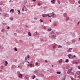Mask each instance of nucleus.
Returning a JSON list of instances; mask_svg holds the SVG:
<instances>
[{
	"mask_svg": "<svg viewBox=\"0 0 80 80\" xmlns=\"http://www.w3.org/2000/svg\"><path fill=\"white\" fill-rule=\"evenodd\" d=\"M47 16L49 17H52L51 16H49L48 15V14H43L42 15V17H47Z\"/></svg>",
	"mask_w": 80,
	"mask_h": 80,
	"instance_id": "nucleus-1",
	"label": "nucleus"
},
{
	"mask_svg": "<svg viewBox=\"0 0 80 80\" xmlns=\"http://www.w3.org/2000/svg\"><path fill=\"white\" fill-rule=\"evenodd\" d=\"M50 15H51L52 18H54V16L55 15V14L52 13H50Z\"/></svg>",
	"mask_w": 80,
	"mask_h": 80,
	"instance_id": "nucleus-2",
	"label": "nucleus"
},
{
	"mask_svg": "<svg viewBox=\"0 0 80 80\" xmlns=\"http://www.w3.org/2000/svg\"><path fill=\"white\" fill-rule=\"evenodd\" d=\"M71 50H73V48H69L68 50L67 51V52L69 53V52H72Z\"/></svg>",
	"mask_w": 80,
	"mask_h": 80,
	"instance_id": "nucleus-3",
	"label": "nucleus"
},
{
	"mask_svg": "<svg viewBox=\"0 0 80 80\" xmlns=\"http://www.w3.org/2000/svg\"><path fill=\"white\" fill-rule=\"evenodd\" d=\"M22 11H23V12H25V11H26V8H25V7L24 6V7H23L22 8Z\"/></svg>",
	"mask_w": 80,
	"mask_h": 80,
	"instance_id": "nucleus-4",
	"label": "nucleus"
},
{
	"mask_svg": "<svg viewBox=\"0 0 80 80\" xmlns=\"http://www.w3.org/2000/svg\"><path fill=\"white\" fill-rule=\"evenodd\" d=\"M28 67H32V68L33 67V64H32L29 63L28 64Z\"/></svg>",
	"mask_w": 80,
	"mask_h": 80,
	"instance_id": "nucleus-5",
	"label": "nucleus"
},
{
	"mask_svg": "<svg viewBox=\"0 0 80 80\" xmlns=\"http://www.w3.org/2000/svg\"><path fill=\"white\" fill-rule=\"evenodd\" d=\"M19 75V77H20V78H22V77H23V75L22 74H20V73H19V74H18Z\"/></svg>",
	"mask_w": 80,
	"mask_h": 80,
	"instance_id": "nucleus-6",
	"label": "nucleus"
},
{
	"mask_svg": "<svg viewBox=\"0 0 80 80\" xmlns=\"http://www.w3.org/2000/svg\"><path fill=\"white\" fill-rule=\"evenodd\" d=\"M59 63H62V62H63V60L62 59H61L60 60H59Z\"/></svg>",
	"mask_w": 80,
	"mask_h": 80,
	"instance_id": "nucleus-7",
	"label": "nucleus"
},
{
	"mask_svg": "<svg viewBox=\"0 0 80 80\" xmlns=\"http://www.w3.org/2000/svg\"><path fill=\"white\" fill-rule=\"evenodd\" d=\"M10 12H12V13H13V12H14V10L13 9H11L10 11Z\"/></svg>",
	"mask_w": 80,
	"mask_h": 80,
	"instance_id": "nucleus-8",
	"label": "nucleus"
},
{
	"mask_svg": "<svg viewBox=\"0 0 80 80\" xmlns=\"http://www.w3.org/2000/svg\"><path fill=\"white\" fill-rule=\"evenodd\" d=\"M70 56H72V55L69 54L68 55V57L69 58H70Z\"/></svg>",
	"mask_w": 80,
	"mask_h": 80,
	"instance_id": "nucleus-9",
	"label": "nucleus"
},
{
	"mask_svg": "<svg viewBox=\"0 0 80 80\" xmlns=\"http://www.w3.org/2000/svg\"><path fill=\"white\" fill-rule=\"evenodd\" d=\"M67 16V14L65 13L64 14V17H66Z\"/></svg>",
	"mask_w": 80,
	"mask_h": 80,
	"instance_id": "nucleus-10",
	"label": "nucleus"
},
{
	"mask_svg": "<svg viewBox=\"0 0 80 80\" xmlns=\"http://www.w3.org/2000/svg\"><path fill=\"white\" fill-rule=\"evenodd\" d=\"M28 35L29 36H31V33L30 32H28Z\"/></svg>",
	"mask_w": 80,
	"mask_h": 80,
	"instance_id": "nucleus-11",
	"label": "nucleus"
},
{
	"mask_svg": "<svg viewBox=\"0 0 80 80\" xmlns=\"http://www.w3.org/2000/svg\"><path fill=\"white\" fill-rule=\"evenodd\" d=\"M65 62H66V63H68V59H67V60L65 61Z\"/></svg>",
	"mask_w": 80,
	"mask_h": 80,
	"instance_id": "nucleus-12",
	"label": "nucleus"
},
{
	"mask_svg": "<svg viewBox=\"0 0 80 80\" xmlns=\"http://www.w3.org/2000/svg\"><path fill=\"white\" fill-rule=\"evenodd\" d=\"M51 2H52L53 3H55V0L51 1Z\"/></svg>",
	"mask_w": 80,
	"mask_h": 80,
	"instance_id": "nucleus-13",
	"label": "nucleus"
},
{
	"mask_svg": "<svg viewBox=\"0 0 80 80\" xmlns=\"http://www.w3.org/2000/svg\"><path fill=\"white\" fill-rule=\"evenodd\" d=\"M5 63H6L5 64V65H6V66H7V65L8 64V62H7V61H6Z\"/></svg>",
	"mask_w": 80,
	"mask_h": 80,
	"instance_id": "nucleus-14",
	"label": "nucleus"
},
{
	"mask_svg": "<svg viewBox=\"0 0 80 80\" xmlns=\"http://www.w3.org/2000/svg\"><path fill=\"white\" fill-rule=\"evenodd\" d=\"M69 68H70V67H69V66H68L66 67V68H67V69Z\"/></svg>",
	"mask_w": 80,
	"mask_h": 80,
	"instance_id": "nucleus-15",
	"label": "nucleus"
},
{
	"mask_svg": "<svg viewBox=\"0 0 80 80\" xmlns=\"http://www.w3.org/2000/svg\"><path fill=\"white\" fill-rule=\"evenodd\" d=\"M57 73L58 74H60V73H61V72H57Z\"/></svg>",
	"mask_w": 80,
	"mask_h": 80,
	"instance_id": "nucleus-16",
	"label": "nucleus"
},
{
	"mask_svg": "<svg viewBox=\"0 0 80 80\" xmlns=\"http://www.w3.org/2000/svg\"><path fill=\"white\" fill-rule=\"evenodd\" d=\"M38 5L39 6H40V5H41V4H40V3H39L38 4Z\"/></svg>",
	"mask_w": 80,
	"mask_h": 80,
	"instance_id": "nucleus-17",
	"label": "nucleus"
},
{
	"mask_svg": "<svg viewBox=\"0 0 80 80\" xmlns=\"http://www.w3.org/2000/svg\"><path fill=\"white\" fill-rule=\"evenodd\" d=\"M10 20H13V18H10Z\"/></svg>",
	"mask_w": 80,
	"mask_h": 80,
	"instance_id": "nucleus-18",
	"label": "nucleus"
},
{
	"mask_svg": "<svg viewBox=\"0 0 80 80\" xmlns=\"http://www.w3.org/2000/svg\"><path fill=\"white\" fill-rule=\"evenodd\" d=\"M68 19H69V17H67L66 20H68Z\"/></svg>",
	"mask_w": 80,
	"mask_h": 80,
	"instance_id": "nucleus-19",
	"label": "nucleus"
},
{
	"mask_svg": "<svg viewBox=\"0 0 80 80\" xmlns=\"http://www.w3.org/2000/svg\"><path fill=\"white\" fill-rule=\"evenodd\" d=\"M51 30H52V29H48V32H50V31H51Z\"/></svg>",
	"mask_w": 80,
	"mask_h": 80,
	"instance_id": "nucleus-20",
	"label": "nucleus"
},
{
	"mask_svg": "<svg viewBox=\"0 0 80 80\" xmlns=\"http://www.w3.org/2000/svg\"><path fill=\"white\" fill-rule=\"evenodd\" d=\"M4 31H5V29H2V32H4Z\"/></svg>",
	"mask_w": 80,
	"mask_h": 80,
	"instance_id": "nucleus-21",
	"label": "nucleus"
},
{
	"mask_svg": "<svg viewBox=\"0 0 80 80\" xmlns=\"http://www.w3.org/2000/svg\"><path fill=\"white\" fill-rule=\"evenodd\" d=\"M27 58H30V55H28Z\"/></svg>",
	"mask_w": 80,
	"mask_h": 80,
	"instance_id": "nucleus-22",
	"label": "nucleus"
},
{
	"mask_svg": "<svg viewBox=\"0 0 80 80\" xmlns=\"http://www.w3.org/2000/svg\"><path fill=\"white\" fill-rule=\"evenodd\" d=\"M14 50H15V51H17V48H15Z\"/></svg>",
	"mask_w": 80,
	"mask_h": 80,
	"instance_id": "nucleus-23",
	"label": "nucleus"
},
{
	"mask_svg": "<svg viewBox=\"0 0 80 80\" xmlns=\"http://www.w3.org/2000/svg\"><path fill=\"white\" fill-rule=\"evenodd\" d=\"M77 73H78V75H79V73H80V72H78V71H77Z\"/></svg>",
	"mask_w": 80,
	"mask_h": 80,
	"instance_id": "nucleus-24",
	"label": "nucleus"
},
{
	"mask_svg": "<svg viewBox=\"0 0 80 80\" xmlns=\"http://www.w3.org/2000/svg\"><path fill=\"white\" fill-rule=\"evenodd\" d=\"M58 48H62V46H59L58 47Z\"/></svg>",
	"mask_w": 80,
	"mask_h": 80,
	"instance_id": "nucleus-25",
	"label": "nucleus"
},
{
	"mask_svg": "<svg viewBox=\"0 0 80 80\" xmlns=\"http://www.w3.org/2000/svg\"><path fill=\"white\" fill-rule=\"evenodd\" d=\"M38 62H36V65H38Z\"/></svg>",
	"mask_w": 80,
	"mask_h": 80,
	"instance_id": "nucleus-26",
	"label": "nucleus"
},
{
	"mask_svg": "<svg viewBox=\"0 0 80 80\" xmlns=\"http://www.w3.org/2000/svg\"><path fill=\"white\" fill-rule=\"evenodd\" d=\"M55 47H56L55 46H53V48H55Z\"/></svg>",
	"mask_w": 80,
	"mask_h": 80,
	"instance_id": "nucleus-27",
	"label": "nucleus"
},
{
	"mask_svg": "<svg viewBox=\"0 0 80 80\" xmlns=\"http://www.w3.org/2000/svg\"><path fill=\"white\" fill-rule=\"evenodd\" d=\"M71 79L72 80H74V79L72 78H71Z\"/></svg>",
	"mask_w": 80,
	"mask_h": 80,
	"instance_id": "nucleus-28",
	"label": "nucleus"
},
{
	"mask_svg": "<svg viewBox=\"0 0 80 80\" xmlns=\"http://www.w3.org/2000/svg\"><path fill=\"white\" fill-rule=\"evenodd\" d=\"M78 69H80V66H78Z\"/></svg>",
	"mask_w": 80,
	"mask_h": 80,
	"instance_id": "nucleus-29",
	"label": "nucleus"
},
{
	"mask_svg": "<svg viewBox=\"0 0 80 80\" xmlns=\"http://www.w3.org/2000/svg\"><path fill=\"white\" fill-rule=\"evenodd\" d=\"M40 21H41V22H43V21H42V19H40Z\"/></svg>",
	"mask_w": 80,
	"mask_h": 80,
	"instance_id": "nucleus-30",
	"label": "nucleus"
},
{
	"mask_svg": "<svg viewBox=\"0 0 80 80\" xmlns=\"http://www.w3.org/2000/svg\"><path fill=\"white\" fill-rule=\"evenodd\" d=\"M70 71H72V68H71V69H70Z\"/></svg>",
	"mask_w": 80,
	"mask_h": 80,
	"instance_id": "nucleus-31",
	"label": "nucleus"
},
{
	"mask_svg": "<svg viewBox=\"0 0 80 80\" xmlns=\"http://www.w3.org/2000/svg\"><path fill=\"white\" fill-rule=\"evenodd\" d=\"M58 3H60V1H58Z\"/></svg>",
	"mask_w": 80,
	"mask_h": 80,
	"instance_id": "nucleus-32",
	"label": "nucleus"
},
{
	"mask_svg": "<svg viewBox=\"0 0 80 80\" xmlns=\"http://www.w3.org/2000/svg\"><path fill=\"white\" fill-rule=\"evenodd\" d=\"M80 24V22H79L78 24H77V25H79V24Z\"/></svg>",
	"mask_w": 80,
	"mask_h": 80,
	"instance_id": "nucleus-33",
	"label": "nucleus"
},
{
	"mask_svg": "<svg viewBox=\"0 0 80 80\" xmlns=\"http://www.w3.org/2000/svg\"><path fill=\"white\" fill-rule=\"evenodd\" d=\"M45 62H47V60H45Z\"/></svg>",
	"mask_w": 80,
	"mask_h": 80,
	"instance_id": "nucleus-34",
	"label": "nucleus"
},
{
	"mask_svg": "<svg viewBox=\"0 0 80 80\" xmlns=\"http://www.w3.org/2000/svg\"><path fill=\"white\" fill-rule=\"evenodd\" d=\"M33 65V67H35V65H34V63L32 64V65Z\"/></svg>",
	"mask_w": 80,
	"mask_h": 80,
	"instance_id": "nucleus-35",
	"label": "nucleus"
},
{
	"mask_svg": "<svg viewBox=\"0 0 80 80\" xmlns=\"http://www.w3.org/2000/svg\"><path fill=\"white\" fill-rule=\"evenodd\" d=\"M62 80H65V78H64Z\"/></svg>",
	"mask_w": 80,
	"mask_h": 80,
	"instance_id": "nucleus-36",
	"label": "nucleus"
},
{
	"mask_svg": "<svg viewBox=\"0 0 80 80\" xmlns=\"http://www.w3.org/2000/svg\"><path fill=\"white\" fill-rule=\"evenodd\" d=\"M32 1H33V2H35L36 0H32Z\"/></svg>",
	"mask_w": 80,
	"mask_h": 80,
	"instance_id": "nucleus-37",
	"label": "nucleus"
},
{
	"mask_svg": "<svg viewBox=\"0 0 80 80\" xmlns=\"http://www.w3.org/2000/svg\"><path fill=\"white\" fill-rule=\"evenodd\" d=\"M34 19H35V20H37V18H34Z\"/></svg>",
	"mask_w": 80,
	"mask_h": 80,
	"instance_id": "nucleus-38",
	"label": "nucleus"
},
{
	"mask_svg": "<svg viewBox=\"0 0 80 80\" xmlns=\"http://www.w3.org/2000/svg\"><path fill=\"white\" fill-rule=\"evenodd\" d=\"M53 32L52 31V33H51V34H53Z\"/></svg>",
	"mask_w": 80,
	"mask_h": 80,
	"instance_id": "nucleus-39",
	"label": "nucleus"
},
{
	"mask_svg": "<svg viewBox=\"0 0 80 80\" xmlns=\"http://www.w3.org/2000/svg\"><path fill=\"white\" fill-rule=\"evenodd\" d=\"M54 26H56V24H54Z\"/></svg>",
	"mask_w": 80,
	"mask_h": 80,
	"instance_id": "nucleus-40",
	"label": "nucleus"
},
{
	"mask_svg": "<svg viewBox=\"0 0 80 80\" xmlns=\"http://www.w3.org/2000/svg\"><path fill=\"white\" fill-rule=\"evenodd\" d=\"M9 28H10V27H8V29H9Z\"/></svg>",
	"mask_w": 80,
	"mask_h": 80,
	"instance_id": "nucleus-41",
	"label": "nucleus"
},
{
	"mask_svg": "<svg viewBox=\"0 0 80 80\" xmlns=\"http://www.w3.org/2000/svg\"><path fill=\"white\" fill-rule=\"evenodd\" d=\"M9 2H12V0H10L9 1Z\"/></svg>",
	"mask_w": 80,
	"mask_h": 80,
	"instance_id": "nucleus-42",
	"label": "nucleus"
},
{
	"mask_svg": "<svg viewBox=\"0 0 80 80\" xmlns=\"http://www.w3.org/2000/svg\"><path fill=\"white\" fill-rule=\"evenodd\" d=\"M74 57H76V56L75 55L74 56Z\"/></svg>",
	"mask_w": 80,
	"mask_h": 80,
	"instance_id": "nucleus-43",
	"label": "nucleus"
},
{
	"mask_svg": "<svg viewBox=\"0 0 80 80\" xmlns=\"http://www.w3.org/2000/svg\"><path fill=\"white\" fill-rule=\"evenodd\" d=\"M44 28H46V27H44Z\"/></svg>",
	"mask_w": 80,
	"mask_h": 80,
	"instance_id": "nucleus-44",
	"label": "nucleus"
},
{
	"mask_svg": "<svg viewBox=\"0 0 80 80\" xmlns=\"http://www.w3.org/2000/svg\"><path fill=\"white\" fill-rule=\"evenodd\" d=\"M35 33H36V34H37V32H35Z\"/></svg>",
	"mask_w": 80,
	"mask_h": 80,
	"instance_id": "nucleus-45",
	"label": "nucleus"
},
{
	"mask_svg": "<svg viewBox=\"0 0 80 80\" xmlns=\"http://www.w3.org/2000/svg\"><path fill=\"white\" fill-rule=\"evenodd\" d=\"M52 37H55V35H52Z\"/></svg>",
	"mask_w": 80,
	"mask_h": 80,
	"instance_id": "nucleus-46",
	"label": "nucleus"
},
{
	"mask_svg": "<svg viewBox=\"0 0 80 80\" xmlns=\"http://www.w3.org/2000/svg\"><path fill=\"white\" fill-rule=\"evenodd\" d=\"M18 11L19 12H20V10H18Z\"/></svg>",
	"mask_w": 80,
	"mask_h": 80,
	"instance_id": "nucleus-47",
	"label": "nucleus"
},
{
	"mask_svg": "<svg viewBox=\"0 0 80 80\" xmlns=\"http://www.w3.org/2000/svg\"><path fill=\"white\" fill-rule=\"evenodd\" d=\"M72 58H74V56H72Z\"/></svg>",
	"mask_w": 80,
	"mask_h": 80,
	"instance_id": "nucleus-48",
	"label": "nucleus"
},
{
	"mask_svg": "<svg viewBox=\"0 0 80 80\" xmlns=\"http://www.w3.org/2000/svg\"><path fill=\"white\" fill-rule=\"evenodd\" d=\"M25 60H27V59H26V58H25Z\"/></svg>",
	"mask_w": 80,
	"mask_h": 80,
	"instance_id": "nucleus-49",
	"label": "nucleus"
},
{
	"mask_svg": "<svg viewBox=\"0 0 80 80\" xmlns=\"http://www.w3.org/2000/svg\"><path fill=\"white\" fill-rule=\"evenodd\" d=\"M35 77H36L35 76H34L33 78H35Z\"/></svg>",
	"mask_w": 80,
	"mask_h": 80,
	"instance_id": "nucleus-50",
	"label": "nucleus"
},
{
	"mask_svg": "<svg viewBox=\"0 0 80 80\" xmlns=\"http://www.w3.org/2000/svg\"><path fill=\"white\" fill-rule=\"evenodd\" d=\"M20 12H19L18 14H20Z\"/></svg>",
	"mask_w": 80,
	"mask_h": 80,
	"instance_id": "nucleus-51",
	"label": "nucleus"
},
{
	"mask_svg": "<svg viewBox=\"0 0 80 80\" xmlns=\"http://www.w3.org/2000/svg\"><path fill=\"white\" fill-rule=\"evenodd\" d=\"M52 67H53V65H52Z\"/></svg>",
	"mask_w": 80,
	"mask_h": 80,
	"instance_id": "nucleus-52",
	"label": "nucleus"
},
{
	"mask_svg": "<svg viewBox=\"0 0 80 80\" xmlns=\"http://www.w3.org/2000/svg\"><path fill=\"white\" fill-rule=\"evenodd\" d=\"M36 80H38V79H36Z\"/></svg>",
	"mask_w": 80,
	"mask_h": 80,
	"instance_id": "nucleus-53",
	"label": "nucleus"
},
{
	"mask_svg": "<svg viewBox=\"0 0 80 80\" xmlns=\"http://www.w3.org/2000/svg\"><path fill=\"white\" fill-rule=\"evenodd\" d=\"M34 78H32V79H34Z\"/></svg>",
	"mask_w": 80,
	"mask_h": 80,
	"instance_id": "nucleus-54",
	"label": "nucleus"
},
{
	"mask_svg": "<svg viewBox=\"0 0 80 80\" xmlns=\"http://www.w3.org/2000/svg\"><path fill=\"white\" fill-rule=\"evenodd\" d=\"M52 22V21L50 20V22Z\"/></svg>",
	"mask_w": 80,
	"mask_h": 80,
	"instance_id": "nucleus-55",
	"label": "nucleus"
},
{
	"mask_svg": "<svg viewBox=\"0 0 80 80\" xmlns=\"http://www.w3.org/2000/svg\"><path fill=\"white\" fill-rule=\"evenodd\" d=\"M28 63H29V62H28Z\"/></svg>",
	"mask_w": 80,
	"mask_h": 80,
	"instance_id": "nucleus-56",
	"label": "nucleus"
},
{
	"mask_svg": "<svg viewBox=\"0 0 80 80\" xmlns=\"http://www.w3.org/2000/svg\"><path fill=\"white\" fill-rule=\"evenodd\" d=\"M41 40H42V41H43V40H42V39H41Z\"/></svg>",
	"mask_w": 80,
	"mask_h": 80,
	"instance_id": "nucleus-57",
	"label": "nucleus"
},
{
	"mask_svg": "<svg viewBox=\"0 0 80 80\" xmlns=\"http://www.w3.org/2000/svg\"><path fill=\"white\" fill-rule=\"evenodd\" d=\"M79 7H80V5H79Z\"/></svg>",
	"mask_w": 80,
	"mask_h": 80,
	"instance_id": "nucleus-58",
	"label": "nucleus"
},
{
	"mask_svg": "<svg viewBox=\"0 0 80 80\" xmlns=\"http://www.w3.org/2000/svg\"><path fill=\"white\" fill-rule=\"evenodd\" d=\"M55 37H57V36H55Z\"/></svg>",
	"mask_w": 80,
	"mask_h": 80,
	"instance_id": "nucleus-59",
	"label": "nucleus"
},
{
	"mask_svg": "<svg viewBox=\"0 0 80 80\" xmlns=\"http://www.w3.org/2000/svg\"><path fill=\"white\" fill-rule=\"evenodd\" d=\"M79 40H80V38H79Z\"/></svg>",
	"mask_w": 80,
	"mask_h": 80,
	"instance_id": "nucleus-60",
	"label": "nucleus"
},
{
	"mask_svg": "<svg viewBox=\"0 0 80 80\" xmlns=\"http://www.w3.org/2000/svg\"><path fill=\"white\" fill-rule=\"evenodd\" d=\"M22 14H23V13H22Z\"/></svg>",
	"mask_w": 80,
	"mask_h": 80,
	"instance_id": "nucleus-61",
	"label": "nucleus"
},
{
	"mask_svg": "<svg viewBox=\"0 0 80 80\" xmlns=\"http://www.w3.org/2000/svg\"><path fill=\"white\" fill-rule=\"evenodd\" d=\"M26 12H27V11H26Z\"/></svg>",
	"mask_w": 80,
	"mask_h": 80,
	"instance_id": "nucleus-62",
	"label": "nucleus"
},
{
	"mask_svg": "<svg viewBox=\"0 0 80 80\" xmlns=\"http://www.w3.org/2000/svg\"><path fill=\"white\" fill-rule=\"evenodd\" d=\"M0 71H2L0 70Z\"/></svg>",
	"mask_w": 80,
	"mask_h": 80,
	"instance_id": "nucleus-63",
	"label": "nucleus"
}]
</instances>
